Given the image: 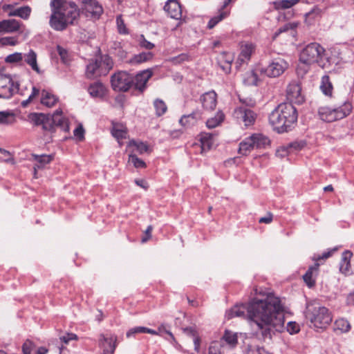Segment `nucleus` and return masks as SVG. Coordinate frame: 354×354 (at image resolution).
I'll return each mask as SVG.
<instances>
[{"label": "nucleus", "instance_id": "e433bc0d", "mask_svg": "<svg viewBox=\"0 0 354 354\" xmlns=\"http://www.w3.org/2000/svg\"><path fill=\"white\" fill-rule=\"evenodd\" d=\"M299 0H277L273 3L276 10L287 9L297 4Z\"/></svg>", "mask_w": 354, "mask_h": 354}, {"label": "nucleus", "instance_id": "f8f14e48", "mask_svg": "<svg viewBox=\"0 0 354 354\" xmlns=\"http://www.w3.org/2000/svg\"><path fill=\"white\" fill-rule=\"evenodd\" d=\"M234 118L239 123H243L245 127L253 125L257 118V114L250 108L240 106L234 109Z\"/></svg>", "mask_w": 354, "mask_h": 354}, {"label": "nucleus", "instance_id": "72a5a7b5", "mask_svg": "<svg viewBox=\"0 0 354 354\" xmlns=\"http://www.w3.org/2000/svg\"><path fill=\"white\" fill-rule=\"evenodd\" d=\"M320 88L326 95H331L333 91V85L328 75H324L322 77Z\"/></svg>", "mask_w": 354, "mask_h": 354}, {"label": "nucleus", "instance_id": "69168bd1", "mask_svg": "<svg viewBox=\"0 0 354 354\" xmlns=\"http://www.w3.org/2000/svg\"><path fill=\"white\" fill-rule=\"evenodd\" d=\"M74 136L79 138L80 140L84 138V129L80 125L76 127L73 131Z\"/></svg>", "mask_w": 354, "mask_h": 354}, {"label": "nucleus", "instance_id": "864d4df0", "mask_svg": "<svg viewBox=\"0 0 354 354\" xmlns=\"http://www.w3.org/2000/svg\"><path fill=\"white\" fill-rule=\"evenodd\" d=\"M39 90L38 88H37L36 87L33 86L32 88V93L31 94L29 95L28 98L26 100H23L21 102V106L23 107H26L29 103L36 97L39 95Z\"/></svg>", "mask_w": 354, "mask_h": 354}, {"label": "nucleus", "instance_id": "c03bdc74", "mask_svg": "<svg viewBox=\"0 0 354 354\" xmlns=\"http://www.w3.org/2000/svg\"><path fill=\"white\" fill-rule=\"evenodd\" d=\"M323 10L318 7H314L310 12L306 14V20L309 21L319 18L322 15Z\"/></svg>", "mask_w": 354, "mask_h": 354}, {"label": "nucleus", "instance_id": "3c124183", "mask_svg": "<svg viewBox=\"0 0 354 354\" xmlns=\"http://www.w3.org/2000/svg\"><path fill=\"white\" fill-rule=\"evenodd\" d=\"M245 354H268V352L263 348L259 346H253L248 345L246 349Z\"/></svg>", "mask_w": 354, "mask_h": 354}, {"label": "nucleus", "instance_id": "bf43d9fd", "mask_svg": "<svg viewBox=\"0 0 354 354\" xmlns=\"http://www.w3.org/2000/svg\"><path fill=\"white\" fill-rule=\"evenodd\" d=\"M287 331L290 334L297 333L300 328L298 324L295 322H289L286 326Z\"/></svg>", "mask_w": 354, "mask_h": 354}, {"label": "nucleus", "instance_id": "f3484780", "mask_svg": "<svg viewBox=\"0 0 354 354\" xmlns=\"http://www.w3.org/2000/svg\"><path fill=\"white\" fill-rule=\"evenodd\" d=\"M353 257V253L349 250L344 251L341 257L339 262V271L341 273L346 276L353 274L351 265V259Z\"/></svg>", "mask_w": 354, "mask_h": 354}, {"label": "nucleus", "instance_id": "0eeeda50", "mask_svg": "<svg viewBox=\"0 0 354 354\" xmlns=\"http://www.w3.org/2000/svg\"><path fill=\"white\" fill-rule=\"evenodd\" d=\"M59 127L63 131H69L68 120L62 115V111H56L52 115H46L42 124V129L45 131H53L55 127Z\"/></svg>", "mask_w": 354, "mask_h": 354}, {"label": "nucleus", "instance_id": "9d476101", "mask_svg": "<svg viewBox=\"0 0 354 354\" xmlns=\"http://www.w3.org/2000/svg\"><path fill=\"white\" fill-rule=\"evenodd\" d=\"M19 90V84L14 82L10 75L0 73V98H10Z\"/></svg>", "mask_w": 354, "mask_h": 354}, {"label": "nucleus", "instance_id": "4468645a", "mask_svg": "<svg viewBox=\"0 0 354 354\" xmlns=\"http://www.w3.org/2000/svg\"><path fill=\"white\" fill-rule=\"evenodd\" d=\"M152 69L148 68L138 73L133 78V85L135 89L143 93L147 88V83L153 76Z\"/></svg>", "mask_w": 354, "mask_h": 354}, {"label": "nucleus", "instance_id": "052dcab7", "mask_svg": "<svg viewBox=\"0 0 354 354\" xmlns=\"http://www.w3.org/2000/svg\"><path fill=\"white\" fill-rule=\"evenodd\" d=\"M145 327L144 326H137L129 329L127 333V337H131V336H134L137 333H144Z\"/></svg>", "mask_w": 354, "mask_h": 354}, {"label": "nucleus", "instance_id": "20e7f679", "mask_svg": "<svg viewBox=\"0 0 354 354\" xmlns=\"http://www.w3.org/2000/svg\"><path fill=\"white\" fill-rule=\"evenodd\" d=\"M324 53L325 49L317 42L306 45L299 55L300 64L297 68V73L299 75L306 74L309 71L310 66L315 63L320 67L325 68Z\"/></svg>", "mask_w": 354, "mask_h": 354}, {"label": "nucleus", "instance_id": "a19ab883", "mask_svg": "<svg viewBox=\"0 0 354 354\" xmlns=\"http://www.w3.org/2000/svg\"><path fill=\"white\" fill-rule=\"evenodd\" d=\"M335 329L342 332H348L351 328V325L348 320L345 319H338L335 322Z\"/></svg>", "mask_w": 354, "mask_h": 354}, {"label": "nucleus", "instance_id": "4d7b16f0", "mask_svg": "<svg viewBox=\"0 0 354 354\" xmlns=\"http://www.w3.org/2000/svg\"><path fill=\"white\" fill-rule=\"evenodd\" d=\"M297 25L294 23H287L281 28L278 29V30L274 33V37H277L279 35H280L282 32H286L290 29L295 28Z\"/></svg>", "mask_w": 354, "mask_h": 354}, {"label": "nucleus", "instance_id": "ddd939ff", "mask_svg": "<svg viewBox=\"0 0 354 354\" xmlns=\"http://www.w3.org/2000/svg\"><path fill=\"white\" fill-rule=\"evenodd\" d=\"M301 88L300 84L297 82H290L286 90L287 99L290 101V104H301L304 101V97L301 95Z\"/></svg>", "mask_w": 354, "mask_h": 354}, {"label": "nucleus", "instance_id": "2eb2a0df", "mask_svg": "<svg viewBox=\"0 0 354 354\" xmlns=\"http://www.w3.org/2000/svg\"><path fill=\"white\" fill-rule=\"evenodd\" d=\"M117 337L115 335H101L100 338V346L103 349L104 354H113L116 348Z\"/></svg>", "mask_w": 354, "mask_h": 354}, {"label": "nucleus", "instance_id": "aec40b11", "mask_svg": "<svg viewBox=\"0 0 354 354\" xmlns=\"http://www.w3.org/2000/svg\"><path fill=\"white\" fill-rule=\"evenodd\" d=\"M254 46L252 44H246L241 46V53L236 60V67L241 66L243 64L250 60Z\"/></svg>", "mask_w": 354, "mask_h": 354}, {"label": "nucleus", "instance_id": "09e8293b", "mask_svg": "<svg viewBox=\"0 0 354 354\" xmlns=\"http://www.w3.org/2000/svg\"><path fill=\"white\" fill-rule=\"evenodd\" d=\"M129 161L131 162L136 168H145L147 167L146 163L135 154L129 155Z\"/></svg>", "mask_w": 354, "mask_h": 354}, {"label": "nucleus", "instance_id": "a211bd4d", "mask_svg": "<svg viewBox=\"0 0 354 354\" xmlns=\"http://www.w3.org/2000/svg\"><path fill=\"white\" fill-rule=\"evenodd\" d=\"M86 75L88 78H93L104 75L97 58L91 59L86 66Z\"/></svg>", "mask_w": 354, "mask_h": 354}, {"label": "nucleus", "instance_id": "cd10ccee", "mask_svg": "<svg viewBox=\"0 0 354 354\" xmlns=\"http://www.w3.org/2000/svg\"><path fill=\"white\" fill-rule=\"evenodd\" d=\"M88 92L93 97H103L105 95V88L101 82H95L88 88Z\"/></svg>", "mask_w": 354, "mask_h": 354}, {"label": "nucleus", "instance_id": "7ed1b4c3", "mask_svg": "<svg viewBox=\"0 0 354 354\" xmlns=\"http://www.w3.org/2000/svg\"><path fill=\"white\" fill-rule=\"evenodd\" d=\"M80 10L75 2H66L52 12L49 24L57 31H63L68 25H73L80 17Z\"/></svg>", "mask_w": 354, "mask_h": 354}, {"label": "nucleus", "instance_id": "dca6fc26", "mask_svg": "<svg viewBox=\"0 0 354 354\" xmlns=\"http://www.w3.org/2000/svg\"><path fill=\"white\" fill-rule=\"evenodd\" d=\"M164 10L173 19H179L182 17L181 6L176 0H168Z\"/></svg>", "mask_w": 354, "mask_h": 354}, {"label": "nucleus", "instance_id": "9b49d317", "mask_svg": "<svg viewBox=\"0 0 354 354\" xmlns=\"http://www.w3.org/2000/svg\"><path fill=\"white\" fill-rule=\"evenodd\" d=\"M288 64L283 59L275 58L261 72L269 77H277L282 75L288 68Z\"/></svg>", "mask_w": 354, "mask_h": 354}, {"label": "nucleus", "instance_id": "423d86ee", "mask_svg": "<svg viewBox=\"0 0 354 354\" xmlns=\"http://www.w3.org/2000/svg\"><path fill=\"white\" fill-rule=\"evenodd\" d=\"M270 143L269 138L262 133H253L239 143V153L248 156L254 149H264Z\"/></svg>", "mask_w": 354, "mask_h": 354}, {"label": "nucleus", "instance_id": "c85d7f7f", "mask_svg": "<svg viewBox=\"0 0 354 354\" xmlns=\"http://www.w3.org/2000/svg\"><path fill=\"white\" fill-rule=\"evenodd\" d=\"M58 101V98L51 92L43 90L41 92V103L48 107L53 106Z\"/></svg>", "mask_w": 354, "mask_h": 354}, {"label": "nucleus", "instance_id": "680f3d73", "mask_svg": "<svg viewBox=\"0 0 354 354\" xmlns=\"http://www.w3.org/2000/svg\"><path fill=\"white\" fill-rule=\"evenodd\" d=\"M112 135L118 140L126 138L127 131L123 129H118L114 127L112 130Z\"/></svg>", "mask_w": 354, "mask_h": 354}, {"label": "nucleus", "instance_id": "5701e85b", "mask_svg": "<svg viewBox=\"0 0 354 354\" xmlns=\"http://www.w3.org/2000/svg\"><path fill=\"white\" fill-rule=\"evenodd\" d=\"M201 101L204 109L213 110L216 106V93L214 91L205 93L201 97Z\"/></svg>", "mask_w": 354, "mask_h": 354}, {"label": "nucleus", "instance_id": "bb28decb", "mask_svg": "<svg viewBox=\"0 0 354 354\" xmlns=\"http://www.w3.org/2000/svg\"><path fill=\"white\" fill-rule=\"evenodd\" d=\"M32 157L37 163L34 165V174L36 175L37 170L43 169L46 165L50 163L53 160V156L51 155H36L33 154Z\"/></svg>", "mask_w": 354, "mask_h": 354}, {"label": "nucleus", "instance_id": "37998d69", "mask_svg": "<svg viewBox=\"0 0 354 354\" xmlns=\"http://www.w3.org/2000/svg\"><path fill=\"white\" fill-rule=\"evenodd\" d=\"M184 333L187 335L192 336L194 337V343L195 346V350L198 351L200 346V339L197 336L196 331L192 327L185 328L183 329Z\"/></svg>", "mask_w": 354, "mask_h": 354}, {"label": "nucleus", "instance_id": "473e14b6", "mask_svg": "<svg viewBox=\"0 0 354 354\" xmlns=\"http://www.w3.org/2000/svg\"><path fill=\"white\" fill-rule=\"evenodd\" d=\"M223 342L232 347L235 346L238 342L237 334L226 330L220 342L223 344Z\"/></svg>", "mask_w": 354, "mask_h": 354}, {"label": "nucleus", "instance_id": "6ab92c4d", "mask_svg": "<svg viewBox=\"0 0 354 354\" xmlns=\"http://www.w3.org/2000/svg\"><path fill=\"white\" fill-rule=\"evenodd\" d=\"M201 118V113L199 111H195L190 114L183 115L179 120V123L181 126L189 128L195 125Z\"/></svg>", "mask_w": 354, "mask_h": 354}, {"label": "nucleus", "instance_id": "58836bf2", "mask_svg": "<svg viewBox=\"0 0 354 354\" xmlns=\"http://www.w3.org/2000/svg\"><path fill=\"white\" fill-rule=\"evenodd\" d=\"M153 106L156 110V114L158 117L165 114L167 110V106L165 102L160 99H156L153 102Z\"/></svg>", "mask_w": 354, "mask_h": 354}, {"label": "nucleus", "instance_id": "e2e57ef3", "mask_svg": "<svg viewBox=\"0 0 354 354\" xmlns=\"http://www.w3.org/2000/svg\"><path fill=\"white\" fill-rule=\"evenodd\" d=\"M34 346L33 343L30 340H26L22 346V351L24 354H31V351Z\"/></svg>", "mask_w": 354, "mask_h": 354}, {"label": "nucleus", "instance_id": "49530a36", "mask_svg": "<svg viewBox=\"0 0 354 354\" xmlns=\"http://www.w3.org/2000/svg\"><path fill=\"white\" fill-rule=\"evenodd\" d=\"M131 146H133L136 147V150L140 153L142 154L149 151V146L147 143L143 142H136L135 140H131L129 142Z\"/></svg>", "mask_w": 354, "mask_h": 354}, {"label": "nucleus", "instance_id": "a18cd8bd", "mask_svg": "<svg viewBox=\"0 0 354 354\" xmlns=\"http://www.w3.org/2000/svg\"><path fill=\"white\" fill-rule=\"evenodd\" d=\"M244 81L248 85L256 86L259 81L258 75L254 71H251L246 73V77H245Z\"/></svg>", "mask_w": 354, "mask_h": 354}, {"label": "nucleus", "instance_id": "f704fd0d", "mask_svg": "<svg viewBox=\"0 0 354 354\" xmlns=\"http://www.w3.org/2000/svg\"><path fill=\"white\" fill-rule=\"evenodd\" d=\"M152 56L153 55L151 53L143 52L138 55H133V57L130 59V63L132 64H138L149 60L152 58Z\"/></svg>", "mask_w": 354, "mask_h": 354}, {"label": "nucleus", "instance_id": "393cba45", "mask_svg": "<svg viewBox=\"0 0 354 354\" xmlns=\"http://www.w3.org/2000/svg\"><path fill=\"white\" fill-rule=\"evenodd\" d=\"M334 109L335 110L337 120H338L350 115L353 109V106L349 101L346 100L344 101L342 105L335 107Z\"/></svg>", "mask_w": 354, "mask_h": 354}, {"label": "nucleus", "instance_id": "0e129e2a", "mask_svg": "<svg viewBox=\"0 0 354 354\" xmlns=\"http://www.w3.org/2000/svg\"><path fill=\"white\" fill-rule=\"evenodd\" d=\"M140 45L148 50H151L154 47V44L147 41L143 35H141V39L140 41Z\"/></svg>", "mask_w": 354, "mask_h": 354}, {"label": "nucleus", "instance_id": "39448f33", "mask_svg": "<svg viewBox=\"0 0 354 354\" xmlns=\"http://www.w3.org/2000/svg\"><path fill=\"white\" fill-rule=\"evenodd\" d=\"M306 317L317 328H325L332 322L328 309L319 304H308Z\"/></svg>", "mask_w": 354, "mask_h": 354}, {"label": "nucleus", "instance_id": "6e6d98bb", "mask_svg": "<svg viewBox=\"0 0 354 354\" xmlns=\"http://www.w3.org/2000/svg\"><path fill=\"white\" fill-rule=\"evenodd\" d=\"M0 44L2 46H15L17 39L14 37H4L0 39Z\"/></svg>", "mask_w": 354, "mask_h": 354}, {"label": "nucleus", "instance_id": "6e6552de", "mask_svg": "<svg viewBox=\"0 0 354 354\" xmlns=\"http://www.w3.org/2000/svg\"><path fill=\"white\" fill-rule=\"evenodd\" d=\"M111 83L114 91L126 92L132 86L133 78L125 71H118L111 76Z\"/></svg>", "mask_w": 354, "mask_h": 354}, {"label": "nucleus", "instance_id": "b1692460", "mask_svg": "<svg viewBox=\"0 0 354 354\" xmlns=\"http://www.w3.org/2000/svg\"><path fill=\"white\" fill-rule=\"evenodd\" d=\"M318 113L321 120L326 122L337 120L334 108L322 106L319 109Z\"/></svg>", "mask_w": 354, "mask_h": 354}, {"label": "nucleus", "instance_id": "a878e982", "mask_svg": "<svg viewBox=\"0 0 354 354\" xmlns=\"http://www.w3.org/2000/svg\"><path fill=\"white\" fill-rule=\"evenodd\" d=\"M319 263L309 267L306 274L303 276L304 281L309 288H312L315 284V276L317 274Z\"/></svg>", "mask_w": 354, "mask_h": 354}, {"label": "nucleus", "instance_id": "603ef678", "mask_svg": "<svg viewBox=\"0 0 354 354\" xmlns=\"http://www.w3.org/2000/svg\"><path fill=\"white\" fill-rule=\"evenodd\" d=\"M23 59V55L21 53H15L8 55L5 58V61L7 63H17Z\"/></svg>", "mask_w": 354, "mask_h": 354}, {"label": "nucleus", "instance_id": "79ce46f5", "mask_svg": "<svg viewBox=\"0 0 354 354\" xmlns=\"http://www.w3.org/2000/svg\"><path fill=\"white\" fill-rule=\"evenodd\" d=\"M46 115H45L44 113H30L28 115V119L35 125H37V126L41 125L42 126L44 120H45Z\"/></svg>", "mask_w": 354, "mask_h": 354}, {"label": "nucleus", "instance_id": "c9c22d12", "mask_svg": "<svg viewBox=\"0 0 354 354\" xmlns=\"http://www.w3.org/2000/svg\"><path fill=\"white\" fill-rule=\"evenodd\" d=\"M224 120V114L219 111L216 113V116L208 119L206 122V125L209 129H213L218 126Z\"/></svg>", "mask_w": 354, "mask_h": 354}, {"label": "nucleus", "instance_id": "4c0bfd02", "mask_svg": "<svg viewBox=\"0 0 354 354\" xmlns=\"http://www.w3.org/2000/svg\"><path fill=\"white\" fill-rule=\"evenodd\" d=\"M228 14L229 12L227 11L220 10L218 14L209 21L207 28L209 29L213 28L218 22L225 19Z\"/></svg>", "mask_w": 354, "mask_h": 354}, {"label": "nucleus", "instance_id": "5fc2aeb1", "mask_svg": "<svg viewBox=\"0 0 354 354\" xmlns=\"http://www.w3.org/2000/svg\"><path fill=\"white\" fill-rule=\"evenodd\" d=\"M59 339L65 344H68L72 340H77L78 337L76 334L67 333L64 335L59 336Z\"/></svg>", "mask_w": 354, "mask_h": 354}, {"label": "nucleus", "instance_id": "c756f323", "mask_svg": "<svg viewBox=\"0 0 354 354\" xmlns=\"http://www.w3.org/2000/svg\"><path fill=\"white\" fill-rule=\"evenodd\" d=\"M31 13V8L28 6H22L8 12L9 17H19L23 19H28Z\"/></svg>", "mask_w": 354, "mask_h": 354}, {"label": "nucleus", "instance_id": "8fccbe9b", "mask_svg": "<svg viewBox=\"0 0 354 354\" xmlns=\"http://www.w3.org/2000/svg\"><path fill=\"white\" fill-rule=\"evenodd\" d=\"M57 50L62 62L64 64H68L71 60L68 50L60 46H57Z\"/></svg>", "mask_w": 354, "mask_h": 354}, {"label": "nucleus", "instance_id": "1a4fd4ad", "mask_svg": "<svg viewBox=\"0 0 354 354\" xmlns=\"http://www.w3.org/2000/svg\"><path fill=\"white\" fill-rule=\"evenodd\" d=\"M82 13L86 17L98 19L103 13V7L97 0H79Z\"/></svg>", "mask_w": 354, "mask_h": 354}, {"label": "nucleus", "instance_id": "2f4dec72", "mask_svg": "<svg viewBox=\"0 0 354 354\" xmlns=\"http://www.w3.org/2000/svg\"><path fill=\"white\" fill-rule=\"evenodd\" d=\"M97 59L99 62L100 63V67L102 70L104 75H106L109 72V71L113 68V59L108 55H102Z\"/></svg>", "mask_w": 354, "mask_h": 354}, {"label": "nucleus", "instance_id": "774afa93", "mask_svg": "<svg viewBox=\"0 0 354 354\" xmlns=\"http://www.w3.org/2000/svg\"><path fill=\"white\" fill-rule=\"evenodd\" d=\"M152 230L153 227L151 225H149L145 232V236L142 238V243H145L151 239Z\"/></svg>", "mask_w": 354, "mask_h": 354}, {"label": "nucleus", "instance_id": "13d9d810", "mask_svg": "<svg viewBox=\"0 0 354 354\" xmlns=\"http://www.w3.org/2000/svg\"><path fill=\"white\" fill-rule=\"evenodd\" d=\"M116 23L118 26V32L120 34H127V28L125 26L124 22L123 19H122L121 16H119L116 18Z\"/></svg>", "mask_w": 354, "mask_h": 354}, {"label": "nucleus", "instance_id": "7c9ffc66", "mask_svg": "<svg viewBox=\"0 0 354 354\" xmlns=\"http://www.w3.org/2000/svg\"><path fill=\"white\" fill-rule=\"evenodd\" d=\"M23 59L33 71L39 73V68L37 63V54L34 50H30L28 53L23 56Z\"/></svg>", "mask_w": 354, "mask_h": 354}, {"label": "nucleus", "instance_id": "412c9836", "mask_svg": "<svg viewBox=\"0 0 354 354\" xmlns=\"http://www.w3.org/2000/svg\"><path fill=\"white\" fill-rule=\"evenodd\" d=\"M218 64L222 68V70L229 73L231 71L232 63L234 60V56L229 53L223 52L218 57Z\"/></svg>", "mask_w": 354, "mask_h": 354}, {"label": "nucleus", "instance_id": "ea45409f", "mask_svg": "<svg viewBox=\"0 0 354 354\" xmlns=\"http://www.w3.org/2000/svg\"><path fill=\"white\" fill-rule=\"evenodd\" d=\"M225 349V346L221 342H213L209 348L208 354H224Z\"/></svg>", "mask_w": 354, "mask_h": 354}, {"label": "nucleus", "instance_id": "de8ad7c7", "mask_svg": "<svg viewBox=\"0 0 354 354\" xmlns=\"http://www.w3.org/2000/svg\"><path fill=\"white\" fill-rule=\"evenodd\" d=\"M14 120L15 118L12 113L6 111L0 112V124H11Z\"/></svg>", "mask_w": 354, "mask_h": 354}, {"label": "nucleus", "instance_id": "338daca9", "mask_svg": "<svg viewBox=\"0 0 354 354\" xmlns=\"http://www.w3.org/2000/svg\"><path fill=\"white\" fill-rule=\"evenodd\" d=\"M272 219H273L272 214L271 212H268L265 216L259 218V222L260 223L269 224L272 221Z\"/></svg>", "mask_w": 354, "mask_h": 354}, {"label": "nucleus", "instance_id": "f03ea898", "mask_svg": "<svg viewBox=\"0 0 354 354\" xmlns=\"http://www.w3.org/2000/svg\"><path fill=\"white\" fill-rule=\"evenodd\" d=\"M298 114L296 108L291 104L283 103L278 105L269 115V122L273 129L278 133L291 130L297 121Z\"/></svg>", "mask_w": 354, "mask_h": 354}, {"label": "nucleus", "instance_id": "f257e3e1", "mask_svg": "<svg viewBox=\"0 0 354 354\" xmlns=\"http://www.w3.org/2000/svg\"><path fill=\"white\" fill-rule=\"evenodd\" d=\"M255 297L248 304L235 306L227 311L228 319L247 316L253 328L262 337L271 339L275 332H282L285 327L283 307L279 297L270 292L254 288Z\"/></svg>", "mask_w": 354, "mask_h": 354}, {"label": "nucleus", "instance_id": "4be33fe9", "mask_svg": "<svg viewBox=\"0 0 354 354\" xmlns=\"http://www.w3.org/2000/svg\"><path fill=\"white\" fill-rule=\"evenodd\" d=\"M21 23L16 19H5L0 21V32H14L20 29Z\"/></svg>", "mask_w": 354, "mask_h": 354}]
</instances>
